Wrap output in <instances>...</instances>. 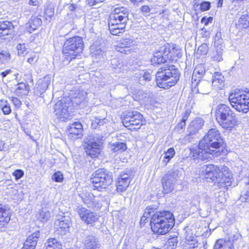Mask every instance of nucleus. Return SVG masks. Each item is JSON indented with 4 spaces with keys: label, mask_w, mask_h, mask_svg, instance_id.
I'll return each mask as SVG.
<instances>
[{
    "label": "nucleus",
    "mask_w": 249,
    "mask_h": 249,
    "mask_svg": "<svg viewBox=\"0 0 249 249\" xmlns=\"http://www.w3.org/2000/svg\"><path fill=\"white\" fill-rule=\"evenodd\" d=\"M46 249H61V243L55 238H50L45 243Z\"/></svg>",
    "instance_id": "obj_31"
},
{
    "label": "nucleus",
    "mask_w": 249,
    "mask_h": 249,
    "mask_svg": "<svg viewBox=\"0 0 249 249\" xmlns=\"http://www.w3.org/2000/svg\"><path fill=\"white\" fill-rule=\"evenodd\" d=\"M215 116L219 125L224 129H231L237 124L236 118L232 111L225 104H220L217 106Z\"/></svg>",
    "instance_id": "obj_6"
},
{
    "label": "nucleus",
    "mask_w": 249,
    "mask_h": 249,
    "mask_svg": "<svg viewBox=\"0 0 249 249\" xmlns=\"http://www.w3.org/2000/svg\"><path fill=\"white\" fill-rule=\"evenodd\" d=\"M90 51L92 56H95L99 58H100L101 56H103L105 52L104 50L101 49V46L96 47L95 45H92L91 46Z\"/></svg>",
    "instance_id": "obj_36"
},
{
    "label": "nucleus",
    "mask_w": 249,
    "mask_h": 249,
    "mask_svg": "<svg viewBox=\"0 0 249 249\" xmlns=\"http://www.w3.org/2000/svg\"><path fill=\"white\" fill-rule=\"evenodd\" d=\"M42 24V20L37 17L33 16L29 22V26L34 31Z\"/></svg>",
    "instance_id": "obj_35"
},
{
    "label": "nucleus",
    "mask_w": 249,
    "mask_h": 249,
    "mask_svg": "<svg viewBox=\"0 0 249 249\" xmlns=\"http://www.w3.org/2000/svg\"><path fill=\"white\" fill-rule=\"evenodd\" d=\"M105 0H89V4L91 6H96L98 4L103 2Z\"/></svg>",
    "instance_id": "obj_54"
},
{
    "label": "nucleus",
    "mask_w": 249,
    "mask_h": 249,
    "mask_svg": "<svg viewBox=\"0 0 249 249\" xmlns=\"http://www.w3.org/2000/svg\"><path fill=\"white\" fill-rule=\"evenodd\" d=\"M14 29L13 24L8 21H0V37L10 34Z\"/></svg>",
    "instance_id": "obj_28"
},
{
    "label": "nucleus",
    "mask_w": 249,
    "mask_h": 249,
    "mask_svg": "<svg viewBox=\"0 0 249 249\" xmlns=\"http://www.w3.org/2000/svg\"><path fill=\"white\" fill-rule=\"evenodd\" d=\"M142 11L143 12L148 13L150 12V8L148 6L144 5L142 7Z\"/></svg>",
    "instance_id": "obj_59"
},
{
    "label": "nucleus",
    "mask_w": 249,
    "mask_h": 249,
    "mask_svg": "<svg viewBox=\"0 0 249 249\" xmlns=\"http://www.w3.org/2000/svg\"><path fill=\"white\" fill-rule=\"evenodd\" d=\"M224 77L219 72L215 71L213 76L212 86L216 89H221L224 87Z\"/></svg>",
    "instance_id": "obj_27"
},
{
    "label": "nucleus",
    "mask_w": 249,
    "mask_h": 249,
    "mask_svg": "<svg viewBox=\"0 0 249 249\" xmlns=\"http://www.w3.org/2000/svg\"><path fill=\"white\" fill-rule=\"evenodd\" d=\"M69 103L65 99H61L54 106V114L56 117L61 121L66 122L70 117L68 110Z\"/></svg>",
    "instance_id": "obj_11"
},
{
    "label": "nucleus",
    "mask_w": 249,
    "mask_h": 249,
    "mask_svg": "<svg viewBox=\"0 0 249 249\" xmlns=\"http://www.w3.org/2000/svg\"><path fill=\"white\" fill-rule=\"evenodd\" d=\"M11 101L15 107L17 108H19L21 105V101L17 97H12Z\"/></svg>",
    "instance_id": "obj_52"
},
{
    "label": "nucleus",
    "mask_w": 249,
    "mask_h": 249,
    "mask_svg": "<svg viewBox=\"0 0 249 249\" xmlns=\"http://www.w3.org/2000/svg\"><path fill=\"white\" fill-rule=\"evenodd\" d=\"M83 48L82 37L75 36L65 41L63 47V53L66 58L72 60L82 53Z\"/></svg>",
    "instance_id": "obj_8"
},
{
    "label": "nucleus",
    "mask_w": 249,
    "mask_h": 249,
    "mask_svg": "<svg viewBox=\"0 0 249 249\" xmlns=\"http://www.w3.org/2000/svg\"><path fill=\"white\" fill-rule=\"evenodd\" d=\"M36 217L39 220L45 222L51 217V213L47 210L43 209L36 214Z\"/></svg>",
    "instance_id": "obj_34"
},
{
    "label": "nucleus",
    "mask_w": 249,
    "mask_h": 249,
    "mask_svg": "<svg viewBox=\"0 0 249 249\" xmlns=\"http://www.w3.org/2000/svg\"><path fill=\"white\" fill-rule=\"evenodd\" d=\"M92 177L90 179L92 188L99 191L107 188L112 182V173L104 168L97 170Z\"/></svg>",
    "instance_id": "obj_9"
},
{
    "label": "nucleus",
    "mask_w": 249,
    "mask_h": 249,
    "mask_svg": "<svg viewBox=\"0 0 249 249\" xmlns=\"http://www.w3.org/2000/svg\"><path fill=\"white\" fill-rule=\"evenodd\" d=\"M76 6L75 4H71L68 5V8L70 11H74L76 9Z\"/></svg>",
    "instance_id": "obj_60"
},
{
    "label": "nucleus",
    "mask_w": 249,
    "mask_h": 249,
    "mask_svg": "<svg viewBox=\"0 0 249 249\" xmlns=\"http://www.w3.org/2000/svg\"><path fill=\"white\" fill-rule=\"evenodd\" d=\"M80 219L87 224L92 225L99 217V215L83 207H78L77 211Z\"/></svg>",
    "instance_id": "obj_12"
},
{
    "label": "nucleus",
    "mask_w": 249,
    "mask_h": 249,
    "mask_svg": "<svg viewBox=\"0 0 249 249\" xmlns=\"http://www.w3.org/2000/svg\"><path fill=\"white\" fill-rule=\"evenodd\" d=\"M84 249H100V245L97 239L93 236L89 235L84 241Z\"/></svg>",
    "instance_id": "obj_25"
},
{
    "label": "nucleus",
    "mask_w": 249,
    "mask_h": 249,
    "mask_svg": "<svg viewBox=\"0 0 249 249\" xmlns=\"http://www.w3.org/2000/svg\"><path fill=\"white\" fill-rule=\"evenodd\" d=\"M52 178L55 182H61L63 180V175L61 172L58 171L53 175Z\"/></svg>",
    "instance_id": "obj_47"
},
{
    "label": "nucleus",
    "mask_w": 249,
    "mask_h": 249,
    "mask_svg": "<svg viewBox=\"0 0 249 249\" xmlns=\"http://www.w3.org/2000/svg\"><path fill=\"white\" fill-rule=\"evenodd\" d=\"M2 110L3 113L6 115L9 114L11 112V107L8 103L2 107Z\"/></svg>",
    "instance_id": "obj_53"
},
{
    "label": "nucleus",
    "mask_w": 249,
    "mask_h": 249,
    "mask_svg": "<svg viewBox=\"0 0 249 249\" xmlns=\"http://www.w3.org/2000/svg\"><path fill=\"white\" fill-rule=\"evenodd\" d=\"M71 222L65 217L57 219L55 221V228L58 233L60 235H65L69 231Z\"/></svg>",
    "instance_id": "obj_18"
},
{
    "label": "nucleus",
    "mask_w": 249,
    "mask_h": 249,
    "mask_svg": "<svg viewBox=\"0 0 249 249\" xmlns=\"http://www.w3.org/2000/svg\"><path fill=\"white\" fill-rule=\"evenodd\" d=\"M223 39L221 37V32H217L214 38V47L215 48L222 47L223 48Z\"/></svg>",
    "instance_id": "obj_38"
},
{
    "label": "nucleus",
    "mask_w": 249,
    "mask_h": 249,
    "mask_svg": "<svg viewBox=\"0 0 249 249\" xmlns=\"http://www.w3.org/2000/svg\"><path fill=\"white\" fill-rule=\"evenodd\" d=\"M205 72V68L204 64H199L197 65L194 70L192 78V83H195L197 81H200Z\"/></svg>",
    "instance_id": "obj_26"
},
{
    "label": "nucleus",
    "mask_w": 249,
    "mask_h": 249,
    "mask_svg": "<svg viewBox=\"0 0 249 249\" xmlns=\"http://www.w3.org/2000/svg\"><path fill=\"white\" fill-rule=\"evenodd\" d=\"M151 209H146L143 213V215L141 218L140 223L141 224H144L146 220L150 217L152 216L153 214H151Z\"/></svg>",
    "instance_id": "obj_43"
},
{
    "label": "nucleus",
    "mask_w": 249,
    "mask_h": 249,
    "mask_svg": "<svg viewBox=\"0 0 249 249\" xmlns=\"http://www.w3.org/2000/svg\"><path fill=\"white\" fill-rule=\"evenodd\" d=\"M179 77V71L175 66L164 65L159 69L156 73L157 85L160 88L169 89L176 85Z\"/></svg>",
    "instance_id": "obj_4"
},
{
    "label": "nucleus",
    "mask_w": 249,
    "mask_h": 249,
    "mask_svg": "<svg viewBox=\"0 0 249 249\" xmlns=\"http://www.w3.org/2000/svg\"><path fill=\"white\" fill-rule=\"evenodd\" d=\"M211 7V4L209 2H203L201 3L200 8L201 10L205 11L208 10Z\"/></svg>",
    "instance_id": "obj_51"
},
{
    "label": "nucleus",
    "mask_w": 249,
    "mask_h": 249,
    "mask_svg": "<svg viewBox=\"0 0 249 249\" xmlns=\"http://www.w3.org/2000/svg\"><path fill=\"white\" fill-rule=\"evenodd\" d=\"M124 125L130 130L140 128L142 125L143 116L137 111H129L124 112L122 115Z\"/></svg>",
    "instance_id": "obj_10"
},
{
    "label": "nucleus",
    "mask_w": 249,
    "mask_h": 249,
    "mask_svg": "<svg viewBox=\"0 0 249 249\" xmlns=\"http://www.w3.org/2000/svg\"><path fill=\"white\" fill-rule=\"evenodd\" d=\"M152 231L159 234H165L173 227L175 219L169 211H160L153 213L150 220Z\"/></svg>",
    "instance_id": "obj_3"
},
{
    "label": "nucleus",
    "mask_w": 249,
    "mask_h": 249,
    "mask_svg": "<svg viewBox=\"0 0 249 249\" xmlns=\"http://www.w3.org/2000/svg\"><path fill=\"white\" fill-rule=\"evenodd\" d=\"M18 54L19 55L24 56L28 53V48L25 44H19L17 47Z\"/></svg>",
    "instance_id": "obj_41"
},
{
    "label": "nucleus",
    "mask_w": 249,
    "mask_h": 249,
    "mask_svg": "<svg viewBox=\"0 0 249 249\" xmlns=\"http://www.w3.org/2000/svg\"><path fill=\"white\" fill-rule=\"evenodd\" d=\"M24 172L20 169L16 170L13 173V175L15 177V179L18 180L24 176Z\"/></svg>",
    "instance_id": "obj_49"
},
{
    "label": "nucleus",
    "mask_w": 249,
    "mask_h": 249,
    "mask_svg": "<svg viewBox=\"0 0 249 249\" xmlns=\"http://www.w3.org/2000/svg\"><path fill=\"white\" fill-rule=\"evenodd\" d=\"M11 72V70H6L1 73V75H2V77H6L8 74L10 73Z\"/></svg>",
    "instance_id": "obj_58"
},
{
    "label": "nucleus",
    "mask_w": 249,
    "mask_h": 249,
    "mask_svg": "<svg viewBox=\"0 0 249 249\" xmlns=\"http://www.w3.org/2000/svg\"><path fill=\"white\" fill-rule=\"evenodd\" d=\"M131 178L127 173L120 174L116 182V191L119 193L124 192L128 188L130 182Z\"/></svg>",
    "instance_id": "obj_16"
},
{
    "label": "nucleus",
    "mask_w": 249,
    "mask_h": 249,
    "mask_svg": "<svg viewBox=\"0 0 249 249\" xmlns=\"http://www.w3.org/2000/svg\"><path fill=\"white\" fill-rule=\"evenodd\" d=\"M177 238H170L168 240V243L169 244L170 246L172 245L173 246H174L175 245L176 246L177 244Z\"/></svg>",
    "instance_id": "obj_56"
},
{
    "label": "nucleus",
    "mask_w": 249,
    "mask_h": 249,
    "mask_svg": "<svg viewBox=\"0 0 249 249\" xmlns=\"http://www.w3.org/2000/svg\"><path fill=\"white\" fill-rule=\"evenodd\" d=\"M101 142L95 138L88 141L85 147L86 154L92 158L97 157L101 151Z\"/></svg>",
    "instance_id": "obj_13"
},
{
    "label": "nucleus",
    "mask_w": 249,
    "mask_h": 249,
    "mask_svg": "<svg viewBox=\"0 0 249 249\" xmlns=\"http://www.w3.org/2000/svg\"><path fill=\"white\" fill-rule=\"evenodd\" d=\"M9 210L0 203V230L3 228L10 221Z\"/></svg>",
    "instance_id": "obj_23"
},
{
    "label": "nucleus",
    "mask_w": 249,
    "mask_h": 249,
    "mask_svg": "<svg viewBox=\"0 0 249 249\" xmlns=\"http://www.w3.org/2000/svg\"><path fill=\"white\" fill-rule=\"evenodd\" d=\"M249 25V17L243 15L239 18L238 26L240 28H246Z\"/></svg>",
    "instance_id": "obj_37"
},
{
    "label": "nucleus",
    "mask_w": 249,
    "mask_h": 249,
    "mask_svg": "<svg viewBox=\"0 0 249 249\" xmlns=\"http://www.w3.org/2000/svg\"><path fill=\"white\" fill-rule=\"evenodd\" d=\"M169 49L164 46L160 48L159 50L154 53L151 62L153 64H160L167 62L168 59Z\"/></svg>",
    "instance_id": "obj_14"
},
{
    "label": "nucleus",
    "mask_w": 249,
    "mask_h": 249,
    "mask_svg": "<svg viewBox=\"0 0 249 249\" xmlns=\"http://www.w3.org/2000/svg\"><path fill=\"white\" fill-rule=\"evenodd\" d=\"M223 1V0H218V5H217L218 7H221L222 6Z\"/></svg>",
    "instance_id": "obj_64"
},
{
    "label": "nucleus",
    "mask_w": 249,
    "mask_h": 249,
    "mask_svg": "<svg viewBox=\"0 0 249 249\" xmlns=\"http://www.w3.org/2000/svg\"><path fill=\"white\" fill-rule=\"evenodd\" d=\"M190 113H191V111L190 109H186L184 113V115L183 116V117H184V118H185V119H188V117L190 115Z\"/></svg>",
    "instance_id": "obj_61"
},
{
    "label": "nucleus",
    "mask_w": 249,
    "mask_h": 249,
    "mask_svg": "<svg viewBox=\"0 0 249 249\" xmlns=\"http://www.w3.org/2000/svg\"><path fill=\"white\" fill-rule=\"evenodd\" d=\"M208 52V46L207 44H203L200 45L196 51V53L199 55H204Z\"/></svg>",
    "instance_id": "obj_44"
},
{
    "label": "nucleus",
    "mask_w": 249,
    "mask_h": 249,
    "mask_svg": "<svg viewBox=\"0 0 249 249\" xmlns=\"http://www.w3.org/2000/svg\"><path fill=\"white\" fill-rule=\"evenodd\" d=\"M22 90L23 91H26V86L24 83H20L18 85V87L16 89V90L18 92L19 90Z\"/></svg>",
    "instance_id": "obj_55"
},
{
    "label": "nucleus",
    "mask_w": 249,
    "mask_h": 249,
    "mask_svg": "<svg viewBox=\"0 0 249 249\" xmlns=\"http://www.w3.org/2000/svg\"><path fill=\"white\" fill-rule=\"evenodd\" d=\"M214 249H230L226 243L222 239H219L217 240L214 246Z\"/></svg>",
    "instance_id": "obj_40"
},
{
    "label": "nucleus",
    "mask_w": 249,
    "mask_h": 249,
    "mask_svg": "<svg viewBox=\"0 0 249 249\" xmlns=\"http://www.w3.org/2000/svg\"><path fill=\"white\" fill-rule=\"evenodd\" d=\"M204 120L200 118H196L192 121L188 127V131H189L190 135H192L196 134L198 131L202 128L204 125Z\"/></svg>",
    "instance_id": "obj_24"
},
{
    "label": "nucleus",
    "mask_w": 249,
    "mask_h": 249,
    "mask_svg": "<svg viewBox=\"0 0 249 249\" xmlns=\"http://www.w3.org/2000/svg\"><path fill=\"white\" fill-rule=\"evenodd\" d=\"M39 236L40 232L39 231L29 236L21 249H35Z\"/></svg>",
    "instance_id": "obj_21"
},
{
    "label": "nucleus",
    "mask_w": 249,
    "mask_h": 249,
    "mask_svg": "<svg viewBox=\"0 0 249 249\" xmlns=\"http://www.w3.org/2000/svg\"><path fill=\"white\" fill-rule=\"evenodd\" d=\"M202 171L207 178H210L219 188L230 186L231 182L232 175L228 167H219L213 164H208L202 167Z\"/></svg>",
    "instance_id": "obj_2"
},
{
    "label": "nucleus",
    "mask_w": 249,
    "mask_h": 249,
    "mask_svg": "<svg viewBox=\"0 0 249 249\" xmlns=\"http://www.w3.org/2000/svg\"><path fill=\"white\" fill-rule=\"evenodd\" d=\"M38 57L39 56L37 53L32 52L30 54V57L27 59V62L29 64L33 65L37 61Z\"/></svg>",
    "instance_id": "obj_45"
},
{
    "label": "nucleus",
    "mask_w": 249,
    "mask_h": 249,
    "mask_svg": "<svg viewBox=\"0 0 249 249\" xmlns=\"http://www.w3.org/2000/svg\"><path fill=\"white\" fill-rule=\"evenodd\" d=\"M82 198L84 203L89 208L98 209L102 206L99 198L95 196L91 193H86Z\"/></svg>",
    "instance_id": "obj_17"
},
{
    "label": "nucleus",
    "mask_w": 249,
    "mask_h": 249,
    "mask_svg": "<svg viewBox=\"0 0 249 249\" xmlns=\"http://www.w3.org/2000/svg\"><path fill=\"white\" fill-rule=\"evenodd\" d=\"M176 173L172 172L164 176L162 180V183L164 193L168 194L172 192L176 182Z\"/></svg>",
    "instance_id": "obj_15"
},
{
    "label": "nucleus",
    "mask_w": 249,
    "mask_h": 249,
    "mask_svg": "<svg viewBox=\"0 0 249 249\" xmlns=\"http://www.w3.org/2000/svg\"><path fill=\"white\" fill-rule=\"evenodd\" d=\"M164 47L169 49V53L168 55V59L169 61L173 60L181 57V50L178 48H177L175 45H170L169 44H167L164 45Z\"/></svg>",
    "instance_id": "obj_29"
},
{
    "label": "nucleus",
    "mask_w": 249,
    "mask_h": 249,
    "mask_svg": "<svg viewBox=\"0 0 249 249\" xmlns=\"http://www.w3.org/2000/svg\"><path fill=\"white\" fill-rule=\"evenodd\" d=\"M110 148L114 153H119L126 149L125 143L122 142H116L110 144Z\"/></svg>",
    "instance_id": "obj_32"
},
{
    "label": "nucleus",
    "mask_w": 249,
    "mask_h": 249,
    "mask_svg": "<svg viewBox=\"0 0 249 249\" xmlns=\"http://www.w3.org/2000/svg\"><path fill=\"white\" fill-rule=\"evenodd\" d=\"M229 100L237 111L247 113L249 110V92L235 89L229 95Z\"/></svg>",
    "instance_id": "obj_7"
},
{
    "label": "nucleus",
    "mask_w": 249,
    "mask_h": 249,
    "mask_svg": "<svg viewBox=\"0 0 249 249\" xmlns=\"http://www.w3.org/2000/svg\"><path fill=\"white\" fill-rule=\"evenodd\" d=\"M8 104L7 101L4 100H0V107L2 108L3 107H5Z\"/></svg>",
    "instance_id": "obj_62"
},
{
    "label": "nucleus",
    "mask_w": 249,
    "mask_h": 249,
    "mask_svg": "<svg viewBox=\"0 0 249 249\" xmlns=\"http://www.w3.org/2000/svg\"><path fill=\"white\" fill-rule=\"evenodd\" d=\"M110 15L108 20V28L113 35L119 36L124 32L128 19V9L124 7L115 8Z\"/></svg>",
    "instance_id": "obj_5"
},
{
    "label": "nucleus",
    "mask_w": 249,
    "mask_h": 249,
    "mask_svg": "<svg viewBox=\"0 0 249 249\" xmlns=\"http://www.w3.org/2000/svg\"><path fill=\"white\" fill-rule=\"evenodd\" d=\"M54 15V11L52 9H47L45 12V16L46 20H50Z\"/></svg>",
    "instance_id": "obj_50"
},
{
    "label": "nucleus",
    "mask_w": 249,
    "mask_h": 249,
    "mask_svg": "<svg viewBox=\"0 0 249 249\" xmlns=\"http://www.w3.org/2000/svg\"><path fill=\"white\" fill-rule=\"evenodd\" d=\"M175 153V151L173 148H169L167 151L163 153L164 156L162 160V163L164 165H166L169 161L174 157Z\"/></svg>",
    "instance_id": "obj_33"
},
{
    "label": "nucleus",
    "mask_w": 249,
    "mask_h": 249,
    "mask_svg": "<svg viewBox=\"0 0 249 249\" xmlns=\"http://www.w3.org/2000/svg\"><path fill=\"white\" fill-rule=\"evenodd\" d=\"M193 84L196 85V86L197 87L199 93L203 94H206L209 93L211 89V86L210 83L208 81L200 80V81H197Z\"/></svg>",
    "instance_id": "obj_30"
},
{
    "label": "nucleus",
    "mask_w": 249,
    "mask_h": 249,
    "mask_svg": "<svg viewBox=\"0 0 249 249\" xmlns=\"http://www.w3.org/2000/svg\"><path fill=\"white\" fill-rule=\"evenodd\" d=\"M83 126L78 122L72 124L68 130L70 136L73 139L81 138L82 136Z\"/></svg>",
    "instance_id": "obj_19"
},
{
    "label": "nucleus",
    "mask_w": 249,
    "mask_h": 249,
    "mask_svg": "<svg viewBox=\"0 0 249 249\" xmlns=\"http://www.w3.org/2000/svg\"><path fill=\"white\" fill-rule=\"evenodd\" d=\"M134 41L130 38H125L123 39L119 43V45L116 46V50L118 52L125 54H128L130 52L131 49L129 48L133 45Z\"/></svg>",
    "instance_id": "obj_22"
},
{
    "label": "nucleus",
    "mask_w": 249,
    "mask_h": 249,
    "mask_svg": "<svg viewBox=\"0 0 249 249\" xmlns=\"http://www.w3.org/2000/svg\"><path fill=\"white\" fill-rule=\"evenodd\" d=\"M51 81V77L50 75H47L38 80L36 85V90L41 95L43 94L48 88Z\"/></svg>",
    "instance_id": "obj_20"
},
{
    "label": "nucleus",
    "mask_w": 249,
    "mask_h": 249,
    "mask_svg": "<svg viewBox=\"0 0 249 249\" xmlns=\"http://www.w3.org/2000/svg\"><path fill=\"white\" fill-rule=\"evenodd\" d=\"M223 48L218 47L215 48V50L213 52V57L215 61H220L222 58V53Z\"/></svg>",
    "instance_id": "obj_39"
},
{
    "label": "nucleus",
    "mask_w": 249,
    "mask_h": 249,
    "mask_svg": "<svg viewBox=\"0 0 249 249\" xmlns=\"http://www.w3.org/2000/svg\"><path fill=\"white\" fill-rule=\"evenodd\" d=\"M10 55L6 51L0 52V63H4L10 60Z\"/></svg>",
    "instance_id": "obj_42"
},
{
    "label": "nucleus",
    "mask_w": 249,
    "mask_h": 249,
    "mask_svg": "<svg viewBox=\"0 0 249 249\" xmlns=\"http://www.w3.org/2000/svg\"><path fill=\"white\" fill-rule=\"evenodd\" d=\"M39 1L38 0H30L29 4L31 5L36 6L38 4Z\"/></svg>",
    "instance_id": "obj_57"
},
{
    "label": "nucleus",
    "mask_w": 249,
    "mask_h": 249,
    "mask_svg": "<svg viewBox=\"0 0 249 249\" xmlns=\"http://www.w3.org/2000/svg\"><path fill=\"white\" fill-rule=\"evenodd\" d=\"M105 123H106L105 119L95 118L92 122L91 126L92 128H96L98 126L103 125Z\"/></svg>",
    "instance_id": "obj_46"
},
{
    "label": "nucleus",
    "mask_w": 249,
    "mask_h": 249,
    "mask_svg": "<svg viewBox=\"0 0 249 249\" xmlns=\"http://www.w3.org/2000/svg\"><path fill=\"white\" fill-rule=\"evenodd\" d=\"M223 143L219 131L215 128H212L200 142L198 147L191 150V154L194 159L209 160L212 159L210 155H219V149Z\"/></svg>",
    "instance_id": "obj_1"
},
{
    "label": "nucleus",
    "mask_w": 249,
    "mask_h": 249,
    "mask_svg": "<svg viewBox=\"0 0 249 249\" xmlns=\"http://www.w3.org/2000/svg\"><path fill=\"white\" fill-rule=\"evenodd\" d=\"M185 124L186 123H185L184 122H180L178 124V127H179L180 129H183L185 125Z\"/></svg>",
    "instance_id": "obj_63"
},
{
    "label": "nucleus",
    "mask_w": 249,
    "mask_h": 249,
    "mask_svg": "<svg viewBox=\"0 0 249 249\" xmlns=\"http://www.w3.org/2000/svg\"><path fill=\"white\" fill-rule=\"evenodd\" d=\"M151 79V75L149 73L144 72V74L141 76L139 79V83L141 85L145 84V81H150Z\"/></svg>",
    "instance_id": "obj_48"
}]
</instances>
